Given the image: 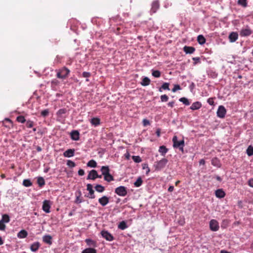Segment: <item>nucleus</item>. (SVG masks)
Wrapping results in <instances>:
<instances>
[{"instance_id": "obj_1", "label": "nucleus", "mask_w": 253, "mask_h": 253, "mask_svg": "<svg viewBox=\"0 0 253 253\" xmlns=\"http://www.w3.org/2000/svg\"><path fill=\"white\" fill-rule=\"evenodd\" d=\"M173 147L174 148H177L182 153H184V147L185 146V142L184 139L178 141L177 137L174 135L172 138Z\"/></svg>"}, {"instance_id": "obj_2", "label": "nucleus", "mask_w": 253, "mask_h": 253, "mask_svg": "<svg viewBox=\"0 0 253 253\" xmlns=\"http://www.w3.org/2000/svg\"><path fill=\"white\" fill-rule=\"evenodd\" d=\"M67 110L66 108L60 109L56 113V121L58 122L63 124L66 118V114Z\"/></svg>"}, {"instance_id": "obj_3", "label": "nucleus", "mask_w": 253, "mask_h": 253, "mask_svg": "<svg viewBox=\"0 0 253 253\" xmlns=\"http://www.w3.org/2000/svg\"><path fill=\"white\" fill-rule=\"evenodd\" d=\"M70 72L68 68L63 67L58 70L56 76L58 78L64 80L68 77Z\"/></svg>"}, {"instance_id": "obj_4", "label": "nucleus", "mask_w": 253, "mask_h": 253, "mask_svg": "<svg viewBox=\"0 0 253 253\" xmlns=\"http://www.w3.org/2000/svg\"><path fill=\"white\" fill-rule=\"evenodd\" d=\"M168 162V159L163 158L161 160L155 162L154 167L155 170L160 171L164 169Z\"/></svg>"}, {"instance_id": "obj_5", "label": "nucleus", "mask_w": 253, "mask_h": 253, "mask_svg": "<svg viewBox=\"0 0 253 253\" xmlns=\"http://www.w3.org/2000/svg\"><path fill=\"white\" fill-rule=\"evenodd\" d=\"M115 193L119 196L125 197L127 194V188L124 186H120L115 189Z\"/></svg>"}, {"instance_id": "obj_6", "label": "nucleus", "mask_w": 253, "mask_h": 253, "mask_svg": "<svg viewBox=\"0 0 253 253\" xmlns=\"http://www.w3.org/2000/svg\"><path fill=\"white\" fill-rule=\"evenodd\" d=\"M226 114V109L225 107L223 105L219 106L216 112L217 117L223 119L225 117Z\"/></svg>"}, {"instance_id": "obj_7", "label": "nucleus", "mask_w": 253, "mask_h": 253, "mask_svg": "<svg viewBox=\"0 0 253 253\" xmlns=\"http://www.w3.org/2000/svg\"><path fill=\"white\" fill-rule=\"evenodd\" d=\"M102 237L108 241H112L114 240V236L107 230H103L101 231Z\"/></svg>"}, {"instance_id": "obj_8", "label": "nucleus", "mask_w": 253, "mask_h": 253, "mask_svg": "<svg viewBox=\"0 0 253 253\" xmlns=\"http://www.w3.org/2000/svg\"><path fill=\"white\" fill-rule=\"evenodd\" d=\"M210 228L212 231H217L219 228V223L215 219H211L209 223Z\"/></svg>"}, {"instance_id": "obj_9", "label": "nucleus", "mask_w": 253, "mask_h": 253, "mask_svg": "<svg viewBox=\"0 0 253 253\" xmlns=\"http://www.w3.org/2000/svg\"><path fill=\"white\" fill-rule=\"evenodd\" d=\"M51 202L49 200H45L42 203V210L46 213L50 212Z\"/></svg>"}, {"instance_id": "obj_10", "label": "nucleus", "mask_w": 253, "mask_h": 253, "mask_svg": "<svg viewBox=\"0 0 253 253\" xmlns=\"http://www.w3.org/2000/svg\"><path fill=\"white\" fill-rule=\"evenodd\" d=\"M252 34L251 29L248 26L245 28H242L240 32V35L241 37H248Z\"/></svg>"}, {"instance_id": "obj_11", "label": "nucleus", "mask_w": 253, "mask_h": 253, "mask_svg": "<svg viewBox=\"0 0 253 253\" xmlns=\"http://www.w3.org/2000/svg\"><path fill=\"white\" fill-rule=\"evenodd\" d=\"M86 190L88 191L87 197L89 199H94L95 198V196L94 195V191L93 189L92 184L88 183L86 185Z\"/></svg>"}, {"instance_id": "obj_12", "label": "nucleus", "mask_w": 253, "mask_h": 253, "mask_svg": "<svg viewBox=\"0 0 253 253\" xmlns=\"http://www.w3.org/2000/svg\"><path fill=\"white\" fill-rule=\"evenodd\" d=\"M71 139L74 141H78L80 139V132L78 130H73L70 133Z\"/></svg>"}, {"instance_id": "obj_13", "label": "nucleus", "mask_w": 253, "mask_h": 253, "mask_svg": "<svg viewBox=\"0 0 253 253\" xmlns=\"http://www.w3.org/2000/svg\"><path fill=\"white\" fill-rule=\"evenodd\" d=\"M98 202L102 207H105L109 203V198L106 196H103L98 199Z\"/></svg>"}, {"instance_id": "obj_14", "label": "nucleus", "mask_w": 253, "mask_h": 253, "mask_svg": "<svg viewBox=\"0 0 253 253\" xmlns=\"http://www.w3.org/2000/svg\"><path fill=\"white\" fill-rule=\"evenodd\" d=\"M87 246L89 248H94L97 247V242L90 238H87L85 240Z\"/></svg>"}, {"instance_id": "obj_15", "label": "nucleus", "mask_w": 253, "mask_h": 253, "mask_svg": "<svg viewBox=\"0 0 253 253\" xmlns=\"http://www.w3.org/2000/svg\"><path fill=\"white\" fill-rule=\"evenodd\" d=\"M75 152L74 149H69L63 153V156L66 158H71L74 156Z\"/></svg>"}, {"instance_id": "obj_16", "label": "nucleus", "mask_w": 253, "mask_h": 253, "mask_svg": "<svg viewBox=\"0 0 253 253\" xmlns=\"http://www.w3.org/2000/svg\"><path fill=\"white\" fill-rule=\"evenodd\" d=\"M41 244L39 242H35L30 246V250L32 252H36L40 248Z\"/></svg>"}, {"instance_id": "obj_17", "label": "nucleus", "mask_w": 253, "mask_h": 253, "mask_svg": "<svg viewBox=\"0 0 253 253\" xmlns=\"http://www.w3.org/2000/svg\"><path fill=\"white\" fill-rule=\"evenodd\" d=\"M225 192L222 189H218L215 192V196L219 199L224 198L225 196Z\"/></svg>"}, {"instance_id": "obj_18", "label": "nucleus", "mask_w": 253, "mask_h": 253, "mask_svg": "<svg viewBox=\"0 0 253 253\" xmlns=\"http://www.w3.org/2000/svg\"><path fill=\"white\" fill-rule=\"evenodd\" d=\"M159 8V2L158 0L154 1L151 5V12L155 13Z\"/></svg>"}, {"instance_id": "obj_19", "label": "nucleus", "mask_w": 253, "mask_h": 253, "mask_svg": "<svg viewBox=\"0 0 253 253\" xmlns=\"http://www.w3.org/2000/svg\"><path fill=\"white\" fill-rule=\"evenodd\" d=\"M97 173V171L95 169H92L89 172L87 176L86 179L87 180H95L96 179V176Z\"/></svg>"}, {"instance_id": "obj_20", "label": "nucleus", "mask_w": 253, "mask_h": 253, "mask_svg": "<svg viewBox=\"0 0 253 253\" xmlns=\"http://www.w3.org/2000/svg\"><path fill=\"white\" fill-rule=\"evenodd\" d=\"M228 38L231 42H234L238 39V34L237 32H232L229 34Z\"/></svg>"}, {"instance_id": "obj_21", "label": "nucleus", "mask_w": 253, "mask_h": 253, "mask_svg": "<svg viewBox=\"0 0 253 253\" xmlns=\"http://www.w3.org/2000/svg\"><path fill=\"white\" fill-rule=\"evenodd\" d=\"M28 232L25 229L21 230L17 234V237L19 239H24L27 237Z\"/></svg>"}, {"instance_id": "obj_22", "label": "nucleus", "mask_w": 253, "mask_h": 253, "mask_svg": "<svg viewBox=\"0 0 253 253\" xmlns=\"http://www.w3.org/2000/svg\"><path fill=\"white\" fill-rule=\"evenodd\" d=\"M202 107V103L199 101H196L192 103L190 109L192 110H198Z\"/></svg>"}, {"instance_id": "obj_23", "label": "nucleus", "mask_w": 253, "mask_h": 253, "mask_svg": "<svg viewBox=\"0 0 253 253\" xmlns=\"http://www.w3.org/2000/svg\"><path fill=\"white\" fill-rule=\"evenodd\" d=\"M42 241L44 243H46L49 245H51L52 243V237L49 235H44L42 237Z\"/></svg>"}, {"instance_id": "obj_24", "label": "nucleus", "mask_w": 253, "mask_h": 253, "mask_svg": "<svg viewBox=\"0 0 253 253\" xmlns=\"http://www.w3.org/2000/svg\"><path fill=\"white\" fill-rule=\"evenodd\" d=\"M183 51L186 54H192L195 51V47L185 45L183 47Z\"/></svg>"}, {"instance_id": "obj_25", "label": "nucleus", "mask_w": 253, "mask_h": 253, "mask_svg": "<svg viewBox=\"0 0 253 253\" xmlns=\"http://www.w3.org/2000/svg\"><path fill=\"white\" fill-rule=\"evenodd\" d=\"M168 151L169 149L164 145L160 146L158 150L159 152L162 156H165Z\"/></svg>"}, {"instance_id": "obj_26", "label": "nucleus", "mask_w": 253, "mask_h": 253, "mask_svg": "<svg viewBox=\"0 0 253 253\" xmlns=\"http://www.w3.org/2000/svg\"><path fill=\"white\" fill-rule=\"evenodd\" d=\"M100 170L102 172V175L104 176L105 175L108 174L110 173V170L108 166H102Z\"/></svg>"}, {"instance_id": "obj_27", "label": "nucleus", "mask_w": 253, "mask_h": 253, "mask_svg": "<svg viewBox=\"0 0 253 253\" xmlns=\"http://www.w3.org/2000/svg\"><path fill=\"white\" fill-rule=\"evenodd\" d=\"M90 122L92 126H97L100 124V120L99 118L93 117L91 119Z\"/></svg>"}, {"instance_id": "obj_28", "label": "nucleus", "mask_w": 253, "mask_h": 253, "mask_svg": "<svg viewBox=\"0 0 253 253\" xmlns=\"http://www.w3.org/2000/svg\"><path fill=\"white\" fill-rule=\"evenodd\" d=\"M0 221L3 223H8L10 221V216L7 214H3L2 215V217Z\"/></svg>"}, {"instance_id": "obj_29", "label": "nucleus", "mask_w": 253, "mask_h": 253, "mask_svg": "<svg viewBox=\"0 0 253 253\" xmlns=\"http://www.w3.org/2000/svg\"><path fill=\"white\" fill-rule=\"evenodd\" d=\"M150 82L151 81L148 77H144L140 84L142 86H145L148 85L150 84Z\"/></svg>"}, {"instance_id": "obj_30", "label": "nucleus", "mask_w": 253, "mask_h": 253, "mask_svg": "<svg viewBox=\"0 0 253 253\" xmlns=\"http://www.w3.org/2000/svg\"><path fill=\"white\" fill-rule=\"evenodd\" d=\"M206 39L202 35H199L197 37V42L200 45H203L206 42Z\"/></svg>"}, {"instance_id": "obj_31", "label": "nucleus", "mask_w": 253, "mask_h": 253, "mask_svg": "<svg viewBox=\"0 0 253 253\" xmlns=\"http://www.w3.org/2000/svg\"><path fill=\"white\" fill-rule=\"evenodd\" d=\"M211 165L217 168H220L221 166L220 161L217 158H214L211 160Z\"/></svg>"}, {"instance_id": "obj_32", "label": "nucleus", "mask_w": 253, "mask_h": 253, "mask_svg": "<svg viewBox=\"0 0 253 253\" xmlns=\"http://www.w3.org/2000/svg\"><path fill=\"white\" fill-rule=\"evenodd\" d=\"M94 188L95 190L99 193H102L105 190L104 186L98 184L95 186Z\"/></svg>"}, {"instance_id": "obj_33", "label": "nucleus", "mask_w": 253, "mask_h": 253, "mask_svg": "<svg viewBox=\"0 0 253 253\" xmlns=\"http://www.w3.org/2000/svg\"><path fill=\"white\" fill-rule=\"evenodd\" d=\"M208 75L212 78V79H215L217 77V73L216 72L212 70H209L207 71Z\"/></svg>"}, {"instance_id": "obj_34", "label": "nucleus", "mask_w": 253, "mask_h": 253, "mask_svg": "<svg viewBox=\"0 0 253 253\" xmlns=\"http://www.w3.org/2000/svg\"><path fill=\"white\" fill-rule=\"evenodd\" d=\"M104 180L108 182H110L114 180L113 176L109 173L108 174L105 175L104 176Z\"/></svg>"}, {"instance_id": "obj_35", "label": "nucleus", "mask_w": 253, "mask_h": 253, "mask_svg": "<svg viewBox=\"0 0 253 253\" xmlns=\"http://www.w3.org/2000/svg\"><path fill=\"white\" fill-rule=\"evenodd\" d=\"M128 227V226L125 221H122L120 222L118 228L121 230H125Z\"/></svg>"}, {"instance_id": "obj_36", "label": "nucleus", "mask_w": 253, "mask_h": 253, "mask_svg": "<svg viewBox=\"0 0 253 253\" xmlns=\"http://www.w3.org/2000/svg\"><path fill=\"white\" fill-rule=\"evenodd\" d=\"M87 166L88 167L94 168L97 166V163L95 160H91L87 163Z\"/></svg>"}, {"instance_id": "obj_37", "label": "nucleus", "mask_w": 253, "mask_h": 253, "mask_svg": "<svg viewBox=\"0 0 253 253\" xmlns=\"http://www.w3.org/2000/svg\"><path fill=\"white\" fill-rule=\"evenodd\" d=\"M143 183L142 179L140 176L137 178L136 180L134 183V185L136 187H140Z\"/></svg>"}, {"instance_id": "obj_38", "label": "nucleus", "mask_w": 253, "mask_h": 253, "mask_svg": "<svg viewBox=\"0 0 253 253\" xmlns=\"http://www.w3.org/2000/svg\"><path fill=\"white\" fill-rule=\"evenodd\" d=\"M82 253H96V250L92 248H88L84 250Z\"/></svg>"}, {"instance_id": "obj_39", "label": "nucleus", "mask_w": 253, "mask_h": 253, "mask_svg": "<svg viewBox=\"0 0 253 253\" xmlns=\"http://www.w3.org/2000/svg\"><path fill=\"white\" fill-rule=\"evenodd\" d=\"M23 185L26 187H29L32 185V182L29 179H25L23 181Z\"/></svg>"}, {"instance_id": "obj_40", "label": "nucleus", "mask_w": 253, "mask_h": 253, "mask_svg": "<svg viewBox=\"0 0 253 253\" xmlns=\"http://www.w3.org/2000/svg\"><path fill=\"white\" fill-rule=\"evenodd\" d=\"M237 4L243 7H246L248 6L247 0H238Z\"/></svg>"}, {"instance_id": "obj_41", "label": "nucleus", "mask_w": 253, "mask_h": 253, "mask_svg": "<svg viewBox=\"0 0 253 253\" xmlns=\"http://www.w3.org/2000/svg\"><path fill=\"white\" fill-rule=\"evenodd\" d=\"M37 183L40 187H42L45 184L44 178L42 177H39L37 179Z\"/></svg>"}, {"instance_id": "obj_42", "label": "nucleus", "mask_w": 253, "mask_h": 253, "mask_svg": "<svg viewBox=\"0 0 253 253\" xmlns=\"http://www.w3.org/2000/svg\"><path fill=\"white\" fill-rule=\"evenodd\" d=\"M179 101L187 106H188L190 104V102H189V100L184 97L179 98Z\"/></svg>"}, {"instance_id": "obj_43", "label": "nucleus", "mask_w": 253, "mask_h": 253, "mask_svg": "<svg viewBox=\"0 0 253 253\" xmlns=\"http://www.w3.org/2000/svg\"><path fill=\"white\" fill-rule=\"evenodd\" d=\"M246 153L249 156H251L253 155V146L250 145L246 150Z\"/></svg>"}, {"instance_id": "obj_44", "label": "nucleus", "mask_w": 253, "mask_h": 253, "mask_svg": "<svg viewBox=\"0 0 253 253\" xmlns=\"http://www.w3.org/2000/svg\"><path fill=\"white\" fill-rule=\"evenodd\" d=\"M152 75L155 78H159L161 76V72L159 70H152Z\"/></svg>"}, {"instance_id": "obj_45", "label": "nucleus", "mask_w": 253, "mask_h": 253, "mask_svg": "<svg viewBox=\"0 0 253 253\" xmlns=\"http://www.w3.org/2000/svg\"><path fill=\"white\" fill-rule=\"evenodd\" d=\"M132 159L136 163H139L142 161L141 158L139 156H133Z\"/></svg>"}, {"instance_id": "obj_46", "label": "nucleus", "mask_w": 253, "mask_h": 253, "mask_svg": "<svg viewBox=\"0 0 253 253\" xmlns=\"http://www.w3.org/2000/svg\"><path fill=\"white\" fill-rule=\"evenodd\" d=\"M16 120L17 122L21 123H24L26 122V120L24 116H19L17 117Z\"/></svg>"}, {"instance_id": "obj_47", "label": "nucleus", "mask_w": 253, "mask_h": 253, "mask_svg": "<svg viewBox=\"0 0 253 253\" xmlns=\"http://www.w3.org/2000/svg\"><path fill=\"white\" fill-rule=\"evenodd\" d=\"M25 123L27 128H31L34 126V122L31 120L26 121Z\"/></svg>"}, {"instance_id": "obj_48", "label": "nucleus", "mask_w": 253, "mask_h": 253, "mask_svg": "<svg viewBox=\"0 0 253 253\" xmlns=\"http://www.w3.org/2000/svg\"><path fill=\"white\" fill-rule=\"evenodd\" d=\"M67 165L69 168H73L76 166V164H75V162H74L73 161L70 160H67Z\"/></svg>"}, {"instance_id": "obj_49", "label": "nucleus", "mask_w": 253, "mask_h": 253, "mask_svg": "<svg viewBox=\"0 0 253 253\" xmlns=\"http://www.w3.org/2000/svg\"><path fill=\"white\" fill-rule=\"evenodd\" d=\"M49 113L48 109H46L42 110L41 113V115L43 117H46L49 115Z\"/></svg>"}, {"instance_id": "obj_50", "label": "nucleus", "mask_w": 253, "mask_h": 253, "mask_svg": "<svg viewBox=\"0 0 253 253\" xmlns=\"http://www.w3.org/2000/svg\"><path fill=\"white\" fill-rule=\"evenodd\" d=\"M169 83H164L162 85V88L164 90H169L170 89L169 88Z\"/></svg>"}, {"instance_id": "obj_51", "label": "nucleus", "mask_w": 253, "mask_h": 253, "mask_svg": "<svg viewBox=\"0 0 253 253\" xmlns=\"http://www.w3.org/2000/svg\"><path fill=\"white\" fill-rule=\"evenodd\" d=\"M169 100V97L166 94H164L161 96V101L163 102H167Z\"/></svg>"}, {"instance_id": "obj_52", "label": "nucleus", "mask_w": 253, "mask_h": 253, "mask_svg": "<svg viewBox=\"0 0 253 253\" xmlns=\"http://www.w3.org/2000/svg\"><path fill=\"white\" fill-rule=\"evenodd\" d=\"M181 88L180 85L178 84H174L173 88L172 89V91L173 92H176L178 90H180Z\"/></svg>"}, {"instance_id": "obj_53", "label": "nucleus", "mask_w": 253, "mask_h": 253, "mask_svg": "<svg viewBox=\"0 0 253 253\" xmlns=\"http://www.w3.org/2000/svg\"><path fill=\"white\" fill-rule=\"evenodd\" d=\"M81 196H76V199L75 201V203L76 204H80L82 202H83V201L82 199H81Z\"/></svg>"}, {"instance_id": "obj_54", "label": "nucleus", "mask_w": 253, "mask_h": 253, "mask_svg": "<svg viewBox=\"0 0 253 253\" xmlns=\"http://www.w3.org/2000/svg\"><path fill=\"white\" fill-rule=\"evenodd\" d=\"M91 76V73L88 72H84L82 74V77L85 78H88Z\"/></svg>"}, {"instance_id": "obj_55", "label": "nucleus", "mask_w": 253, "mask_h": 253, "mask_svg": "<svg viewBox=\"0 0 253 253\" xmlns=\"http://www.w3.org/2000/svg\"><path fill=\"white\" fill-rule=\"evenodd\" d=\"M142 124H143V125L144 126H147L150 125V121L146 119H144L143 120Z\"/></svg>"}, {"instance_id": "obj_56", "label": "nucleus", "mask_w": 253, "mask_h": 253, "mask_svg": "<svg viewBox=\"0 0 253 253\" xmlns=\"http://www.w3.org/2000/svg\"><path fill=\"white\" fill-rule=\"evenodd\" d=\"M192 59L194 61V62L193 63L194 65H196L197 63H200V59L198 57H193Z\"/></svg>"}, {"instance_id": "obj_57", "label": "nucleus", "mask_w": 253, "mask_h": 253, "mask_svg": "<svg viewBox=\"0 0 253 253\" xmlns=\"http://www.w3.org/2000/svg\"><path fill=\"white\" fill-rule=\"evenodd\" d=\"M6 228V225L4 223H1V222L0 221V231H5Z\"/></svg>"}, {"instance_id": "obj_58", "label": "nucleus", "mask_w": 253, "mask_h": 253, "mask_svg": "<svg viewBox=\"0 0 253 253\" xmlns=\"http://www.w3.org/2000/svg\"><path fill=\"white\" fill-rule=\"evenodd\" d=\"M207 102L209 105L212 106L214 105V101L213 98H210L207 100Z\"/></svg>"}, {"instance_id": "obj_59", "label": "nucleus", "mask_w": 253, "mask_h": 253, "mask_svg": "<svg viewBox=\"0 0 253 253\" xmlns=\"http://www.w3.org/2000/svg\"><path fill=\"white\" fill-rule=\"evenodd\" d=\"M78 173L80 176H83L84 174V169H81L78 170Z\"/></svg>"}, {"instance_id": "obj_60", "label": "nucleus", "mask_w": 253, "mask_h": 253, "mask_svg": "<svg viewBox=\"0 0 253 253\" xmlns=\"http://www.w3.org/2000/svg\"><path fill=\"white\" fill-rule=\"evenodd\" d=\"M248 185L251 187H253V178H251L248 181Z\"/></svg>"}, {"instance_id": "obj_61", "label": "nucleus", "mask_w": 253, "mask_h": 253, "mask_svg": "<svg viewBox=\"0 0 253 253\" xmlns=\"http://www.w3.org/2000/svg\"><path fill=\"white\" fill-rule=\"evenodd\" d=\"M214 177L219 182H221L222 180V179L221 178V177L220 176H219V175H215L214 176Z\"/></svg>"}, {"instance_id": "obj_62", "label": "nucleus", "mask_w": 253, "mask_h": 253, "mask_svg": "<svg viewBox=\"0 0 253 253\" xmlns=\"http://www.w3.org/2000/svg\"><path fill=\"white\" fill-rule=\"evenodd\" d=\"M82 195V192L81 191H80V190H77L76 192H75V195L76 196H81Z\"/></svg>"}, {"instance_id": "obj_63", "label": "nucleus", "mask_w": 253, "mask_h": 253, "mask_svg": "<svg viewBox=\"0 0 253 253\" xmlns=\"http://www.w3.org/2000/svg\"><path fill=\"white\" fill-rule=\"evenodd\" d=\"M174 101H170V102H169L168 103V105L169 107H170L171 108L173 107V106H174Z\"/></svg>"}, {"instance_id": "obj_64", "label": "nucleus", "mask_w": 253, "mask_h": 253, "mask_svg": "<svg viewBox=\"0 0 253 253\" xmlns=\"http://www.w3.org/2000/svg\"><path fill=\"white\" fill-rule=\"evenodd\" d=\"M173 190H174V186L172 185H170L169 186L168 190L169 192H171L173 191Z\"/></svg>"}]
</instances>
